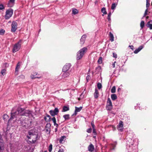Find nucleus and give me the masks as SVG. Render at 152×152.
I'll return each instance as SVG.
<instances>
[{"mask_svg":"<svg viewBox=\"0 0 152 152\" xmlns=\"http://www.w3.org/2000/svg\"><path fill=\"white\" fill-rule=\"evenodd\" d=\"M150 22H148L147 23L148 26L149 28L150 29H152V24H150Z\"/></svg>","mask_w":152,"mask_h":152,"instance_id":"35","label":"nucleus"},{"mask_svg":"<svg viewBox=\"0 0 152 152\" xmlns=\"http://www.w3.org/2000/svg\"><path fill=\"white\" fill-rule=\"evenodd\" d=\"M121 90V88H118V91H119V90Z\"/></svg>","mask_w":152,"mask_h":152,"instance_id":"59","label":"nucleus"},{"mask_svg":"<svg viewBox=\"0 0 152 152\" xmlns=\"http://www.w3.org/2000/svg\"><path fill=\"white\" fill-rule=\"evenodd\" d=\"M127 141H126L127 146H129V147H132L134 144V140L128 138H127L126 139Z\"/></svg>","mask_w":152,"mask_h":152,"instance_id":"8","label":"nucleus"},{"mask_svg":"<svg viewBox=\"0 0 152 152\" xmlns=\"http://www.w3.org/2000/svg\"><path fill=\"white\" fill-rule=\"evenodd\" d=\"M51 120L54 123V125L58 127V124L56 123V120L55 118L54 117H53L51 118Z\"/></svg>","mask_w":152,"mask_h":152,"instance_id":"20","label":"nucleus"},{"mask_svg":"<svg viewBox=\"0 0 152 152\" xmlns=\"http://www.w3.org/2000/svg\"><path fill=\"white\" fill-rule=\"evenodd\" d=\"M71 64H66L63 67L62 69L63 72H69V71H71V70H69Z\"/></svg>","mask_w":152,"mask_h":152,"instance_id":"9","label":"nucleus"},{"mask_svg":"<svg viewBox=\"0 0 152 152\" xmlns=\"http://www.w3.org/2000/svg\"><path fill=\"white\" fill-rule=\"evenodd\" d=\"M98 63L99 64H100L102 63V58L100 57L98 61Z\"/></svg>","mask_w":152,"mask_h":152,"instance_id":"36","label":"nucleus"},{"mask_svg":"<svg viewBox=\"0 0 152 152\" xmlns=\"http://www.w3.org/2000/svg\"><path fill=\"white\" fill-rule=\"evenodd\" d=\"M21 77H24V76L23 75H21Z\"/></svg>","mask_w":152,"mask_h":152,"instance_id":"61","label":"nucleus"},{"mask_svg":"<svg viewBox=\"0 0 152 152\" xmlns=\"http://www.w3.org/2000/svg\"><path fill=\"white\" fill-rule=\"evenodd\" d=\"M82 107H75V110H76V112H79L82 110Z\"/></svg>","mask_w":152,"mask_h":152,"instance_id":"28","label":"nucleus"},{"mask_svg":"<svg viewBox=\"0 0 152 152\" xmlns=\"http://www.w3.org/2000/svg\"><path fill=\"white\" fill-rule=\"evenodd\" d=\"M92 129L91 128H90L87 129V132L88 133H91V132Z\"/></svg>","mask_w":152,"mask_h":152,"instance_id":"44","label":"nucleus"},{"mask_svg":"<svg viewBox=\"0 0 152 152\" xmlns=\"http://www.w3.org/2000/svg\"><path fill=\"white\" fill-rule=\"evenodd\" d=\"M52 145L51 144H50L49 147V151L50 152H51L52 151Z\"/></svg>","mask_w":152,"mask_h":152,"instance_id":"42","label":"nucleus"},{"mask_svg":"<svg viewBox=\"0 0 152 152\" xmlns=\"http://www.w3.org/2000/svg\"><path fill=\"white\" fill-rule=\"evenodd\" d=\"M94 147L92 144H91L88 147V150L91 152H92L94 151Z\"/></svg>","mask_w":152,"mask_h":152,"instance_id":"18","label":"nucleus"},{"mask_svg":"<svg viewBox=\"0 0 152 152\" xmlns=\"http://www.w3.org/2000/svg\"><path fill=\"white\" fill-rule=\"evenodd\" d=\"M65 120H68L69 118V114H66L64 115L63 116Z\"/></svg>","mask_w":152,"mask_h":152,"instance_id":"25","label":"nucleus"},{"mask_svg":"<svg viewBox=\"0 0 152 152\" xmlns=\"http://www.w3.org/2000/svg\"><path fill=\"white\" fill-rule=\"evenodd\" d=\"M112 103L110 99L108 98L106 105V108L107 110H110L112 108Z\"/></svg>","mask_w":152,"mask_h":152,"instance_id":"6","label":"nucleus"},{"mask_svg":"<svg viewBox=\"0 0 152 152\" xmlns=\"http://www.w3.org/2000/svg\"><path fill=\"white\" fill-rule=\"evenodd\" d=\"M94 93V96L95 98H97L98 97L99 92L98 90L96 89Z\"/></svg>","mask_w":152,"mask_h":152,"instance_id":"21","label":"nucleus"},{"mask_svg":"<svg viewBox=\"0 0 152 152\" xmlns=\"http://www.w3.org/2000/svg\"><path fill=\"white\" fill-rule=\"evenodd\" d=\"M123 122L120 121L119 122V124L118 126V130L122 132L123 130Z\"/></svg>","mask_w":152,"mask_h":152,"instance_id":"12","label":"nucleus"},{"mask_svg":"<svg viewBox=\"0 0 152 152\" xmlns=\"http://www.w3.org/2000/svg\"><path fill=\"white\" fill-rule=\"evenodd\" d=\"M72 13L74 15H76L78 13V11L76 9H73L72 10Z\"/></svg>","mask_w":152,"mask_h":152,"instance_id":"26","label":"nucleus"},{"mask_svg":"<svg viewBox=\"0 0 152 152\" xmlns=\"http://www.w3.org/2000/svg\"><path fill=\"white\" fill-rule=\"evenodd\" d=\"M143 48V46L142 45H141L140 46V47L136 49L134 51V53L135 54H137L138 53L139 51H140Z\"/></svg>","mask_w":152,"mask_h":152,"instance_id":"15","label":"nucleus"},{"mask_svg":"<svg viewBox=\"0 0 152 152\" xmlns=\"http://www.w3.org/2000/svg\"><path fill=\"white\" fill-rule=\"evenodd\" d=\"M50 116L48 115H47L46 117L45 118V121H47L50 120Z\"/></svg>","mask_w":152,"mask_h":152,"instance_id":"32","label":"nucleus"},{"mask_svg":"<svg viewBox=\"0 0 152 152\" xmlns=\"http://www.w3.org/2000/svg\"><path fill=\"white\" fill-rule=\"evenodd\" d=\"M111 15V12H110L108 13V16H107V19H108V21H109L110 22L111 20V18H110Z\"/></svg>","mask_w":152,"mask_h":152,"instance_id":"29","label":"nucleus"},{"mask_svg":"<svg viewBox=\"0 0 152 152\" xmlns=\"http://www.w3.org/2000/svg\"><path fill=\"white\" fill-rule=\"evenodd\" d=\"M94 137L95 138L96 137L95 136H94Z\"/></svg>","mask_w":152,"mask_h":152,"instance_id":"63","label":"nucleus"},{"mask_svg":"<svg viewBox=\"0 0 152 152\" xmlns=\"http://www.w3.org/2000/svg\"><path fill=\"white\" fill-rule=\"evenodd\" d=\"M86 37V34H84L82 36L80 39V42L81 44H84Z\"/></svg>","mask_w":152,"mask_h":152,"instance_id":"14","label":"nucleus"},{"mask_svg":"<svg viewBox=\"0 0 152 152\" xmlns=\"http://www.w3.org/2000/svg\"><path fill=\"white\" fill-rule=\"evenodd\" d=\"M50 124L49 123H48L46 125V127H50Z\"/></svg>","mask_w":152,"mask_h":152,"instance_id":"52","label":"nucleus"},{"mask_svg":"<svg viewBox=\"0 0 152 152\" xmlns=\"http://www.w3.org/2000/svg\"><path fill=\"white\" fill-rule=\"evenodd\" d=\"M115 92V86H113L111 89V92L112 93H114Z\"/></svg>","mask_w":152,"mask_h":152,"instance_id":"37","label":"nucleus"},{"mask_svg":"<svg viewBox=\"0 0 152 152\" xmlns=\"http://www.w3.org/2000/svg\"><path fill=\"white\" fill-rule=\"evenodd\" d=\"M69 106H64L63 107L62 112H65L69 110Z\"/></svg>","mask_w":152,"mask_h":152,"instance_id":"16","label":"nucleus"},{"mask_svg":"<svg viewBox=\"0 0 152 152\" xmlns=\"http://www.w3.org/2000/svg\"><path fill=\"white\" fill-rule=\"evenodd\" d=\"M4 66L6 67H8L9 66V64L7 63H5L4 64Z\"/></svg>","mask_w":152,"mask_h":152,"instance_id":"47","label":"nucleus"},{"mask_svg":"<svg viewBox=\"0 0 152 152\" xmlns=\"http://www.w3.org/2000/svg\"><path fill=\"white\" fill-rule=\"evenodd\" d=\"M11 31L12 32H15L17 29V23L15 21H13L12 22L11 25Z\"/></svg>","mask_w":152,"mask_h":152,"instance_id":"7","label":"nucleus"},{"mask_svg":"<svg viewBox=\"0 0 152 152\" xmlns=\"http://www.w3.org/2000/svg\"><path fill=\"white\" fill-rule=\"evenodd\" d=\"M97 87L99 89H100L102 87V85L101 83H97Z\"/></svg>","mask_w":152,"mask_h":152,"instance_id":"40","label":"nucleus"},{"mask_svg":"<svg viewBox=\"0 0 152 152\" xmlns=\"http://www.w3.org/2000/svg\"><path fill=\"white\" fill-rule=\"evenodd\" d=\"M117 144V142H113V143L111 144V147L112 149L114 150L115 149Z\"/></svg>","mask_w":152,"mask_h":152,"instance_id":"22","label":"nucleus"},{"mask_svg":"<svg viewBox=\"0 0 152 152\" xmlns=\"http://www.w3.org/2000/svg\"><path fill=\"white\" fill-rule=\"evenodd\" d=\"M117 6V4H115V3H113L112 4L111 6V9L112 10H114V9L115 8L116 6Z\"/></svg>","mask_w":152,"mask_h":152,"instance_id":"31","label":"nucleus"},{"mask_svg":"<svg viewBox=\"0 0 152 152\" xmlns=\"http://www.w3.org/2000/svg\"><path fill=\"white\" fill-rule=\"evenodd\" d=\"M109 36L110 40L112 42L114 40V37L113 34L111 32L109 33Z\"/></svg>","mask_w":152,"mask_h":152,"instance_id":"17","label":"nucleus"},{"mask_svg":"<svg viewBox=\"0 0 152 152\" xmlns=\"http://www.w3.org/2000/svg\"><path fill=\"white\" fill-rule=\"evenodd\" d=\"M58 152H64V150L62 148L60 149Z\"/></svg>","mask_w":152,"mask_h":152,"instance_id":"49","label":"nucleus"},{"mask_svg":"<svg viewBox=\"0 0 152 152\" xmlns=\"http://www.w3.org/2000/svg\"><path fill=\"white\" fill-rule=\"evenodd\" d=\"M6 69H2L1 72V73L3 75H4L6 74Z\"/></svg>","mask_w":152,"mask_h":152,"instance_id":"30","label":"nucleus"},{"mask_svg":"<svg viewBox=\"0 0 152 152\" xmlns=\"http://www.w3.org/2000/svg\"><path fill=\"white\" fill-rule=\"evenodd\" d=\"M147 15V12H145L143 16V18L145 17Z\"/></svg>","mask_w":152,"mask_h":152,"instance_id":"54","label":"nucleus"},{"mask_svg":"<svg viewBox=\"0 0 152 152\" xmlns=\"http://www.w3.org/2000/svg\"><path fill=\"white\" fill-rule=\"evenodd\" d=\"M148 8H147L145 10V12H148Z\"/></svg>","mask_w":152,"mask_h":152,"instance_id":"56","label":"nucleus"},{"mask_svg":"<svg viewBox=\"0 0 152 152\" xmlns=\"http://www.w3.org/2000/svg\"><path fill=\"white\" fill-rule=\"evenodd\" d=\"M101 12L104 14H107V12L106 10V8L105 7H103L102 9Z\"/></svg>","mask_w":152,"mask_h":152,"instance_id":"27","label":"nucleus"},{"mask_svg":"<svg viewBox=\"0 0 152 152\" xmlns=\"http://www.w3.org/2000/svg\"><path fill=\"white\" fill-rule=\"evenodd\" d=\"M150 5V3L149 2L146 3V7L147 8H148Z\"/></svg>","mask_w":152,"mask_h":152,"instance_id":"48","label":"nucleus"},{"mask_svg":"<svg viewBox=\"0 0 152 152\" xmlns=\"http://www.w3.org/2000/svg\"><path fill=\"white\" fill-rule=\"evenodd\" d=\"M20 64L19 63H18L17 65V66L15 69V71L18 72V69L20 68Z\"/></svg>","mask_w":152,"mask_h":152,"instance_id":"33","label":"nucleus"},{"mask_svg":"<svg viewBox=\"0 0 152 152\" xmlns=\"http://www.w3.org/2000/svg\"><path fill=\"white\" fill-rule=\"evenodd\" d=\"M85 89H84V91H83V93L81 94L80 95V97L79 98V100H80V99L83 98L84 96V94L86 93L85 92Z\"/></svg>","mask_w":152,"mask_h":152,"instance_id":"24","label":"nucleus"},{"mask_svg":"<svg viewBox=\"0 0 152 152\" xmlns=\"http://www.w3.org/2000/svg\"><path fill=\"white\" fill-rule=\"evenodd\" d=\"M37 73L36 72H34L32 74L31 76V77L32 79L39 78V77L37 76Z\"/></svg>","mask_w":152,"mask_h":152,"instance_id":"19","label":"nucleus"},{"mask_svg":"<svg viewBox=\"0 0 152 152\" xmlns=\"http://www.w3.org/2000/svg\"><path fill=\"white\" fill-rule=\"evenodd\" d=\"M56 129V131H57V128H56V129Z\"/></svg>","mask_w":152,"mask_h":152,"instance_id":"62","label":"nucleus"},{"mask_svg":"<svg viewBox=\"0 0 152 152\" xmlns=\"http://www.w3.org/2000/svg\"><path fill=\"white\" fill-rule=\"evenodd\" d=\"M5 32V31L4 29H0V34L3 35Z\"/></svg>","mask_w":152,"mask_h":152,"instance_id":"41","label":"nucleus"},{"mask_svg":"<svg viewBox=\"0 0 152 152\" xmlns=\"http://www.w3.org/2000/svg\"><path fill=\"white\" fill-rule=\"evenodd\" d=\"M4 9V6L2 4H0V10H2Z\"/></svg>","mask_w":152,"mask_h":152,"instance_id":"46","label":"nucleus"},{"mask_svg":"<svg viewBox=\"0 0 152 152\" xmlns=\"http://www.w3.org/2000/svg\"><path fill=\"white\" fill-rule=\"evenodd\" d=\"M149 0H146V3L149 2Z\"/></svg>","mask_w":152,"mask_h":152,"instance_id":"57","label":"nucleus"},{"mask_svg":"<svg viewBox=\"0 0 152 152\" xmlns=\"http://www.w3.org/2000/svg\"><path fill=\"white\" fill-rule=\"evenodd\" d=\"M44 152H47V151H44Z\"/></svg>","mask_w":152,"mask_h":152,"instance_id":"64","label":"nucleus"},{"mask_svg":"<svg viewBox=\"0 0 152 152\" xmlns=\"http://www.w3.org/2000/svg\"><path fill=\"white\" fill-rule=\"evenodd\" d=\"M93 133L95 135H96V133L95 129H93Z\"/></svg>","mask_w":152,"mask_h":152,"instance_id":"51","label":"nucleus"},{"mask_svg":"<svg viewBox=\"0 0 152 152\" xmlns=\"http://www.w3.org/2000/svg\"><path fill=\"white\" fill-rule=\"evenodd\" d=\"M99 68V69H100L101 67H98L97 68V69Z\"/></svg>","mask_w":152,"mask_h":152,"instance_id":"60","label":"nucleus"},{"mask_svg":"<svg viewBox=\"0 0 152 152\" xmlns=\"http://www.w3.org/2000/svg\"><path fill=\"white\" fill-rule=\"evenodd\" d=\"M86 80L88 81V80L89 79V77L88 76H87L86 77Z\"/></svg>","mask_w":152,"mask_h":152,"instance_id":"55","label":"nucleus"},{"mask_svg":"<svg viewBox=\"0 0 152 152\" xmlns=\"http://www.w3.org/2000/svg\"><path fill=\"white\" fill-rule=\"evenodd\" d=\"M144 22L143 21H142L140 23V27L142 28H143L144 26Z\"/></svg>","mask_w":152,"mask_h":152,"instance_id":"38","label":"nucleus"},{"mask_svg":"<svg viewBox=\"0 0 152 152\" xmlns=\"http://www.w3.org/2000/svg\"><path fill=\"white\" fill-rule=\"evenodd\" d=\"M88 49L87 48L84 47L80 49L77 53V60L81 59L83 55L87 52Z\"/></svg>","mask_w":152,"mask_h":152,"instance_id":"3","label":"nucleus"},{"mask_svg":"<svg viewBox=\"0 0 152 152\" xmlns=\"http://www.w3.org/2000/svg\"><path fill=\"white\" fill-rule=\"evenodd\" d=\"M113 56L114 58H116L117 57V55L115 53H113Z\"/></svg>","mask_w":152,"mask_h":152,"instance_id":"45","label":"nucleus"},{"mask_svg":"<svg viewBox=\"0 0 152 152\" xmlns=\"http://www.w3.org/2000/svg\"><path fill=\"white\" fill-rule=\"evenodd\" d=\"M15 0H9L7 4V6L9 7H12L14 5Z\"/></svg>","mask_w":152,"mask_h":152,"instance_id":"13","label":"nucleus"},{"mask_svg":"<svg viewBox=\"0 0 152 152\" xmlns=\"http://www.w3.org/2000/svg\"><path fill=\"white\" fill-rule=\"evenodd\" d=\"M64 72L62 75V78L63 79L69 76L71 73V71L63 72Z\"/></svg>","mask_w":152,"mask_h":152,"instance_id":"11","label":"nucleus"},{"mask_svg":"<svg viewBox=\"0 0 152 152\" xmlns=\"http://www.w3.org/2000/svg\"><path fill=\"white\" fill-rule=\"evenodd\" d=\"M9 118L7 114H5L3 116V119L5 121H6Z\"/></svg>","mask_w":152,"mask_h":152,"instance_id":"34","label":"nucleus"},{"mask_svg":"<svg viewBox=\"0 0 152 152\" xmlns=\"http://www.w3.org/2000/svg\"><path fill=\"white\" fill-rule=\"evenodd\" d=\"M91 126H92V128H93V129H95V126H94V122L93 121L91 122Z\"/></svg>","mask_w":152,"mask_h":152,"instance_id":"43","label":"nucleus"},{"mask_svg":"<svg viewBox=\"0 0 152 152\" xmlns=\"http://www.w3.org/2000/svg\"><path fill=\"white\" fill-rule=\"evenodd\" d=\"M148 18H149V16H147L146 17V19H148Z\"/></svg>","mask_w":152,"mask_h":152,"instance_id":"58","label":"nucleus"},{"mask_svg":"<svg viewBox=\"0 0 152 152\" xmlns=\"http://www.w3.org/2000/svg\"><path fill=\"white\" fill-rule=\"evenodd\" d=\"M13 10L11 8L7 10L6 12L5 18L6 19H9L12 15Z\"/></svg>","mask_w":152,"mask_h":152,"instance_id":"5","label":"nucleus"},{"mask_svg":"<svg viewBox=\"0 0 152 152\" xmlns=\"http://www.w3.org/2000/svg\"><path fill=\"white\" fill-rule=\"evenodd\" d=\"M22 41L21 40H20L17 43L14 45L12 49V51L14 53L18 51L20 49L22 44Z\"/></svg>","mask_w":152,"mask_h":152,"instance_id":"4","label":"nucleus"},{"mask_svg":"<svg viewBox=\"0 0 152 152\" xmlns=\"http://www.w3.org/2000/svg\"><path fill=\"white\" fill-rule=\"evenodd\" d=\"M66 138V137L65 136H62L60 139V142H62V141H64V139Z\"/></svg>","mask_w":152,"mask_h":152,"instance_id":"39","label":"nucleus"},{"mask_svg":"<svg viewBox=\"0 0 152 152\" xmlns=\"http://www.w3.org/2000/svg\"><path fill=\"white\" fill-rule=\"evenodd\" d=\"M111 98L112 100H115L117 99V96L115 94H112L111 95Z\"/></svg>","mask_w":152,"mask_h":152,"instance_id":"23","label":"nucleus"},{"mask_svg":"<svg viewBox=\"0 0 152 152\" xmlns=\"http://www.w3.org/2000/svg\"><path fill=\"white\" fill-rule=\"evenodd\" d=\"M13 109L11 113V117L10 120H11L14 118H19L20 122L22 125L27 128L30 127L31 126L32 121L31 120H28V118L24 119L25 116L28 117L29 118H32L33 115L32 112L28 110H25L23 108L19 107L18 108L17 110L14 112Z\"/></svg>","mask_w":152,"mask_h":152,"instance_id":"1","label":"nucleus"},{"mask_svg":"<svg viewBox=\"0 0 152 152\" xmlns=\"http://www.w3.org/2000/svg\"><path fill=\"white\" fill-rule=\"evenodd\" d=\"M58 112L59 110L57 108H55L54 110H50V114L52 116H54L57 115Z\"/></svg>","mask_w":152,"mask_h":152,"instance_id":"10","label":"nucleus"},{"mask_svg":"<svg viewBox=\"0 0 152 152\" xmlns=\"http://www.w3.org/2000/svg\"><path fill=\"white\" fill-rule=\"evenodd\" d=\"M28 139H32V141L33 143L36 142L39 139L38 135L37 132L33 133V131L31 130L28 132V135L27 136Z\"/></svg>","mask_w":152,"mask_h":152,"instance_id":"2","label":"nucleus"},{"mask_svg":"<svg viewBox=\"0 0 152 152\" xmlns=\"http://www.w3.org/2000/svg\"><path fill=\"white\" fill-rule=\"evenodd\" d=\"M77 112H76V110H75V113H74L73 114V115H76L77 114Z\"/></svg>","mask_w":152,"mask_h":152,"instance_id":"53","label":"nucleus"},{"mask_svg":"<svg viewBox=\"0 0 152 152\" xmlns=\"http://www.w3.org/2000/svg\"><path fill=\"white\" fill-rule=\"evenodd\" d=\"M116 63V61H115L114 63L112 64V66L113 68H115V64Z\"/></svg>","mask_w":152,"mask_h":152,"instance_id":"50","label":"nucleus"}]
</instances>
